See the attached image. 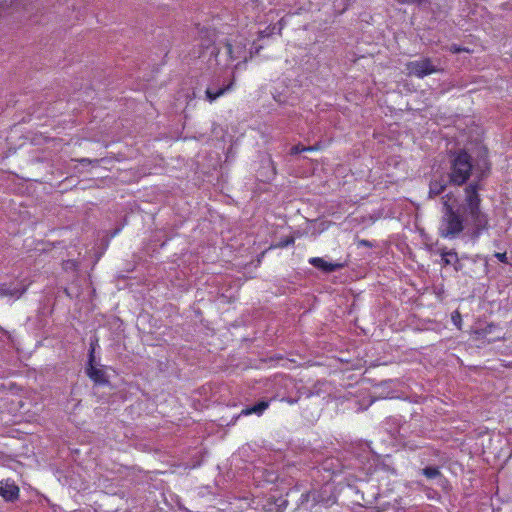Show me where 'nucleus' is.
<instances>
[{"mask_svg": "<svg viewBox=\"0 0 512 512\" xmlns=\"http://www.w3.org/2000/svg\"><path fill=\"white\" fill-rule=\"evenodd\" d=\"M479 189V183H470L465 188L464 201L457 208L450 203V194L442 198L443 210L439 225V235L442 238H457L464 231L465 223L471 225V237L474 239L488 230L489 218L480 208Z\"/></svg>", "mask_w": 512, "mask_h": 512, "instance_id": "1", "label": "nucleus"}, {"mask_svg": "<svg viewBox=\"0 0 512 512\" xmlns=\"http://www.w3.org/2000/svg\"><path fill=\"white\" fill-rule=\"evenodd\" d=\"M451 157L450 173L448 175L449 182L457 186H461L467 182L471 176L472 170L475 171L478 178V181L475 183H478L486 177L491 168V163L488 159V150L485 147L480 149L474 164L472 163L471 155L464 149L453 152Z\"/></svg>", "mask_w": 512, "mask_h": 512, "instance_id": "2", "label": "nucleus"}, {"mask_svg": "<svg viewBox=\"0 0 512 512\" xmlns=\"http://www.w3.org/2000/svg\"><path fill=\"white\" fill-rule=\"evenodd\" d=\"M234 83V77L229 78L225 75L214 76L205 90V99L210 103L214 102L226 92L231 91L234 87Z\"/></svg>", "mask_w": 512, "mask_h": 512, "instance_id": "3", "label": "nucleus"}, {"mask_svg": "<svg viewBox=\"0 0 512 512\" xmlns=\"http://www.w3.org/2000/svg\"><path fill=\"white\" fill-rule=\"evenodd\" d=\"M407 69L410 75L418 78H423L427 75L437 72L436 67L433 65L431 59L423 58L420 60L412 61L407 64Z\"/></svg>", "mask_w": 512, "mask_h": 512, "instance_id": "4", "label": "nucleus"}, {"mask_svg": "<svg viewBox=\"0 0 512 512\" xmlns=\"http://www.w3.org/2000/svg\"><path fill=\"white\" fill-rule=\"evenodd\" d=\"M94 348H91L89 352L88 365L86 367L87 376L95 383L99 385L108 384L109 381L106 377L104 370L94 366Z\"/></svg>", "mask_w": 512, "mask_h": 512, "instance_id": "5", "label": "nucleus"}, {"mask_svg": "<svg viewBox=\"0 0 512 512\" xmlns=\"http://www.w3.org/2000/svg\"><path fill=\"white\" fill-rule=\"evenodd\" d=\"M19 487L13 480L6 479L0 481V496L8 502H14L19 498Z\"/></svg>", "mask_w": 512, "mask_h": 512, "instance_id": "6", "label": "nucleus"}, {"mask_svg": "<svg viewBox=\"0 0 512 512\" xmlns=\"http://www.w3.org/2000/svg\"><path fill=\"white\" fill-rule=\"evenodd\" d=\"M309 264L313 267L325 272L332 273L345 267L344 263L327 262L321 257H312L308 260Z\"/></svg>", "mask_w": 512, "mask_h": 512, "instance_id": "7", "label": "nucleus"}, {"mask_svg": "<svg viewBox=\"0 0 512 512\" xmlns=\"http://www.w3.org/2000/svg\"><path fill=\"white\" fill-rule=\"evenodd\" d=\"M26 290L27 287L22 283L0 284V296H9L18 299L26 292Z\"/></svg>", "mask_w": 512, "mask_h": 512, "instance_id": "8", "label": "nucleus"}, {"mask_svg": "<svg viewBox=\"0 0 512 512\" xmlns=\"http://www.w3.org/2000/svg\"><path fill=\"white\" fill-rule=\"evenodd\" d=\"M270 402H271V400H261L258 403H256L255 405L247 406L244 409H242V411L237 416V418H239L241 416H248L251 414L261 416L264 413V411L266 409H268V407L270 406Z\"/></svg>", "mask_w": 512, "mask_h": 512, "instance_id": "9", "label": "nucleus"}, {"mask_svg": "<svg viewBox=\"0 0 512 512\" xmlns=\"http://www.w3.org/2000/svg\"><path fill=\"white\" fill-rule=\"evenodd\" d=\"M448 180L445 179L444 176H441L439 179H434L429 184V197H436L443 193L447 187Z\"/></svg>", "mask_w": 512, "mask_h": 512, "instance_id": "10", "label": "nucleus"}, {"mask_svg": "<svg viewBox=\"0 0 512 512\" xmlns=\"http://www.w3.org/2000/svg\"><path fill=\"white\" fill-rule=\"evenodd\" d=\"M441 257H442L443 264L445 266L453 265L454 269L456 271L461 270V263L459 261L457 253L454 250L441 251Z\"/></svg>", "mask_w": 512, "mask_h": 512, "instance_id": "11", "label": "nucleus"}, {"mask_svg": "<svg viewBox=\"0 0 512 512\" xmlns=\"http://www.w3.org/2000/svg\"><path fill=\"white\" fill-rule=\"evenodd\" d=\"M317 149H319V145L318 144L311 145V146H305V145L299 143V144H296V145L291 147L290 154L291 155H296V154H299V153L304 152V151H314V150H317Z\"/></svg>", "mask_w": 512, "mask_h": 512, "instance_id": "12", "label": "nucleus"}, {"mask_svg": "<svg viewBox=\"0 0 512 512\" xmlns=\"http://www.w3.org/2000/svg\"><path fill=\"white\" fill-rule=\"evenodd\" d=\"M422 474L426 476L428 479H434L441 475V472L438 467L428 466L422 469Z\"/></svg>", "mask_w": 512, "mask_h": 512, "instance_id": "13", "label": "nucleus"}, {"mask_svg": "<svg viewBox=\"0 0 512 512\" xmlns=\"http://www.w3.org/2000/svg\"><path fill=\"white\" fill-rule=\"evenodd\" d=\"M402 5H416L418 7L429 4L431 0H396Z\"/></svg>", "mask_w": 512, "mask_h": 512, "instance_id": "14", "label": "nucleus"}, {"mask_svg": "<svg viewBox=\"0 0 512 512\" xmlns=\"http://www.w3.org/2000/svg\"><path fill=\"white\" fill-rule=\"evenodd\" d=\"M494 257H496V258H497L500 262H502V263H505V264H508V263H509V262H508V257H507L506 252H503V253H501V252H496V253L494 254Z\"/></svg>", "mask_w": 512, "mask_h": 512, "instance_id": "15", "label": "nucleus"}, {"mask_svg": "<svg viewBox=\"0 0 512 512\" xmlns=\"http://www.w3.org/2000/svg\"><path fill=\"white\" fill-rule=\"evenodd\" d=\"M452 321L455 325H457L458 327H460V323L462 321V318H461V315L458 311H455L452 313Z\"/></svg>", "mask_w": 512, "mask_h": 512, "instance_id": "16", "label": "nucleus"}, {"mask_svg": "<svg viewBox=\"0 0 512 512\" xmlns=\"http://www.w3.org/2000/svg\"><path fill=\"white\" fill-rule=\"evenodd\" d=\"M293 243H294V238L290 237V238H287L285 241H283L281 243V246L286 247V246L292 245Z\"/></svg>", "mask_w": 512, "mask_h": 512, "instance_id": "17", "label": "nucleus"}, {"mask_svg": "<svg viewBox=\"0 0 512 512\" xmlns=\"http://www.w3.org/2000/svg\"><path fill=\"white\" fill-rule=\"evenodd\" d=\"M282 401H285L288 404L293 405V404L297 403L298 399L286 397V398H283Z\"/></svg>", "mask_w": 512, "mask_h": 512, "instance_id": "18", "label": "nucleus"}, {"mask_svg": "<svg viewBox=\"0 0 512 512\" xmlns=\"http://www.w3.org/2000/svg\"><path fill=\"white\" fill-rule=\"evenodd\" d=\"M306 497V500L309 501L310 498L313 499V501L317 502V499H316V492H309L305 495Z\"/></svg>", "mask_w": 512, "mask_h": 512, "instance_id": "19", "label": "nucleus"}, {"mask_svg": "<svg viewBox=\"0 0 512 512\" xmlns=\"http://www.w3.org/2000/svg\"><path fill=\"white\" fill-rule=\"evenodd\" d=\"M359 245L365 246V247H372V243L366 239H362L359 241Z\"/></svg>", "mask_w": 512, "mask_h": 512, "instance_id": "20", "label": "nucleus"}, {"mask_svg": "<svg viewBox=\"0 0 512 512\" xmlns=\"http://www.w3.org/2000/svg\"><path fill=\"white\" fill-rule=\"evenodd\" d=\"M466 120H468V121H466L464 124L468 127L470 122H472V120L470 118H466Z\"/></svg>", "mask_w": 512, "mask_h": 512, "instance_id": "21", "label": "nucleus"}, {"mask_svg": "<svg viewBox=\"0 0 512 512\" xmlns=\"http://www.w3.org/2000/svg\"><path fill=\"white\" fill-rule=\"evenodd\" d=\"M227 49H228L229 53H231V51H232V46H231L230 44H228V45H227Z\"/></svg>", "mask_w": 512, "mask_h": 512, "instance_id": "22", "label": "nucleus"}]
</instances>
